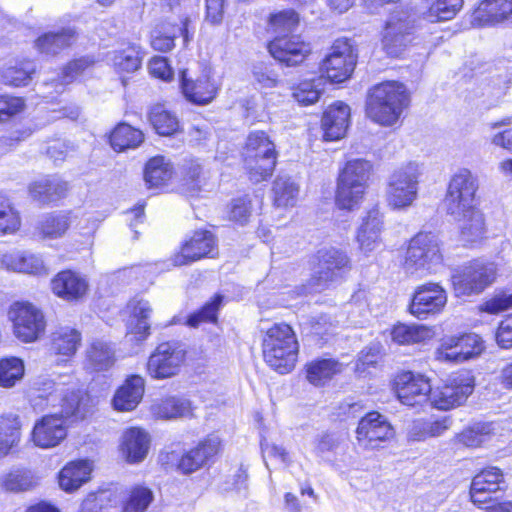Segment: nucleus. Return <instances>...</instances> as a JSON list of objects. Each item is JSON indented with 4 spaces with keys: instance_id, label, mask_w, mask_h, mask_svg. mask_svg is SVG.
I'll return each mask as SVG.
<instances>
[{
    "instance_id": "39",
    "label": "nucleus",
    "mask_w": 512,
    "mask_h": 512,
    "mask_svg": "<svg viewBox=\"0 0 512 512\" xmlns=\"http://www.w3.org/2000/svg\"><path fill=\"white\" fill-rule=\"evenodd\" d=\"M75 40V31L68 28L58 33H48L39 37L36 46L41 53L55 55L62 49L71 46Z\"/></svg>"
},
{
    "instance_id": "16",
    "label": "nucleus",
    "mask_w": 512,
    "mask_h": 512,
    "mask_svg": "<svg viewBox=\"0 0 512 512\" xmlns=\"http://www.w3.org/2000/svg\"><path fill=\"white\" fill-rule=\"evenodd\" d=\"M395 384L399 401L410 407L420 406L426 403L433 391L427 377L421 374H414L410 371L399 374Z\"/></svg>"
},
{
    "instance_id": "43",
    "label": "nucleus",
    "mask_w": 512,
    "mask_h": 512,
    "mask_svg": "<svg viewBox=\"0 0 512 512\" xmlns=\"http://www.w3.org/2000/svg\"><path fill=\"white\" fill-rule=\"evenodd\" d=\"M149 121L159 135H172L179 129L177 117L161 104L153 106L149 112Z\"/></svg>"
},
{
    "instance_id": "9",
    "label": "nucleus",
    "mask_w": 512,
    "mask_h": 512,
    "mask_svg": "<svg viewBox=\"0 0 512 512\" xmlns=\"http://www.w3.org/2000/svg\"><path fill=\"white\" fill-rule=\"evenodd\" d=\"M496 278L493 263L474 260L463 265L452 275V285L457 297L480 294Z\"/></svg>"
},
{
    "instance_id": "5",
    "label": "nucleus",
    "mask_w": 512,
    "mask_h": 512,
    "mask_svg": "<svg viewBox=\"0 0 512 512\" xmlns=\"http://www.w3.org/2000/svg\"><path fill=\"white\" fill-rule=\"evenodd\" d=\"M424 165L409 161L396 168L389 176L386 188L388 206L395 210L407 209L418 197L419 183Z\"/></svg>"
},
{
    "instance_id": "3",
    "label": "nucleus",
    "mask_w": 512,
    "mask_h": 512,
    "mask_svg": "<svg viewBox=\"0 0 512 512\" xmlns=\"http://www.w3.org/2000/svg\"><path fill=\"white\" fill-rule=\"evenodd\" d=\"M442 263L439 237L432 232H419L410 239L402 266L406 274L424 277L435 273Z\"/></svg>"
},
{
    "instance_id": "53",
    "label": "nucleus",
    "mask_w": 512,
    "mask_h": 512,
    "mask_svg": "<svg viewBox=\"0 0 512 512\" xmlns=\"http://www.w3.org/2000/svg\"><path fill=\"white\" fill-rule=\"evenodd\" d=\"M69 226V213L58 212L47 215L40 224V230L44 237L58 238L65 234Z\"/></svg>"
},
{
    "instance_id": "6",
    "label": "nucleus",
    "mask_w": 512,
    "mask_h": 512,
    "mask_svg": "<svg viewBox=\"0 0 512 512\" xmlns=\"http://www.w3.org/2000/svg\"><path fill=\"white\" fill-rule=\"evenodd\" d=\"M372 165L364 159L346 163L341 171L336 192V204L340 209L352 210L363 199Z\"/></svg>"
},
{
    "instance_id": "34",
    "label": "nucleus",
    "mask_w": 512,
    "mask_h": 512,
    "mask_svg": "<svg viewBox=\"0 0 512 512\" xmlns=\"http://www.w3.org/2000/svg\"><path fill=\"white\" fill-rule=\"evenodd\" d=\"M128 309L132 316L131 332L137 340H144L149 335L150 317L153 312L149 301L135 297L129 301Z\"/></svg>"
},
{
    "instance_id": "26",
    "label": "nucleus",
    "mask_w": 512,
    "mask_h": 512,
    "mask_svg": "<svg viewBox=\"0 0 512 512\" xmlns=\"http://www.w3.org/2000/svg\"><path fill=\"white\" fill-rule=\"evenodd\" d=\"M66 427L57 415L44 416L34 425V445L50 448L58 445L66 437Z\"/></svg>"
},
{
    "instance_id": "37",
    "label": "nucleus",
    "mask_w": 512,
    "mask_h": 512,
    "mask_svg": "<svg viewBox=\"0 0 512 512\" xmlns=\"http://www.w3.org/2000/svg\"><path fill=\"white\" fill-rule=\"evenodd\" d=\"M144 141V134L129 124L120 123L110 135V143L114 150L134 149Z\"/></svg>"
},
{
    "instance_id": "42",
    "label": "nucleus",
    "mask_w": 512,
    "mask_h": 512,
    "mask_svg": "<svg viewBox=\"0 0 512 512\" xmlns=\"http://www.w3.org/2000/svg\"><path fill=\"white\" fill-rule=\"evenodd\" d=\"M493 435L492 423H476L457 434L456 440L468 448H478L490 441Z\"/></svg>"
},
{
    "instance_id": "22",
    "label": "nucleus",
    "mask_w": 512,
    "mask_h": 512,
    "mask_svg": "<svg viewBox=\"0 0 512 512\" xmlns=\"http://www.w3.org/2000/svg\"><path fill=\"white\" fill-rule=\"evenodd\" d=\"M452 423L450 416L416 419L408 427L407 439L409 442H424L440 437L450 429Z\"/></svg>"
},
{
    "instance_id": "4",
    "label": "nucleus",
    "mask_w": 512,
    "mask_h": 512,
    "mask_svg": "<svg viewBox=\"0 0 512 512\" xmlns=\"http://www.w3.org/2000/svg\"><path fill=\"white\" fill-rule=\"evenodd\" d=\"M262 346L264 360L274 370L285 374L294 368L298 342L289 325L278 323L267 329Z\"/></svg>"
},
{
    "instance_id": "1",
    "label": "nucleus",
    "mask_w": 512,
    "mask_h": 512,
    "mask_svg": "<svg viewBox=\"0 0 512 512\" xmlns=\"http://www.w3.org/2000/svg\"><path fill=\"white\" fill-rule=\"evenodd\" d=\"M476 180L467 169H461L449 182L444 206L448 214L459 223V240L463 245L479 243L485 235V220L475 208Z\"/></svg>"
},
{
    "instance_id": "51",
    "label": "nucleus",
    "mask_w": 512,
    "mask_h": 512,
    "mask_svg": "<svg viewBox=\"0 0 512 512\" xmlns=\"http://www.w3.org/2000/svg\"><path fill=\"white\" fill-rule=\"evenodd\" d=\"M154 499L150 488L142 485L133 487L123 503V512H144Z\"/></svg>"
},
{
    "instance_id": "52",
    "label": "nucleus",
    "mask_w": 512,
    "mask_h": 512,
    "mask_svg": "<svg viewBox=\"0 0 512 512\" xmlns=\"http://www.w3.org/2000/svg\"><path fill=\"white\" fill-rule=\"evenodd\" d=\"M475 489L486 490L495 493L504 488L505 482L503 473L497 467H488L478 473L472 480Z\"/></svg>"
},
{
    "instance_id": "61",
    "label": "nucleus",
    "mask_w": 512,
    "mask_h": 512,
    "mask_svg": "<svg viewBox=\"0 0 512 512\" xmlns=\"http://www.w3.org/2000/svg\"><path fill=\"white\" fill-rule=\"evenodd\" d=\"M31 485L29 470L16 469L11 471L3 480V487L7 491L19 492L28 490Z\"/></svg>"
},
{
    "instance_id": "46",
    "label": "nucleus",
    "mask_w": 512,
    "mask_h": 512,
    "mask_svg": "<svg viewBox=\"0 0 512 512\" xmlns=\"http://www.w3.org/2000/svg\"><path fill=\"white\" fill-rule=\"evenodd\" d=\"M21 228V217L13 205L0 194V237L16 234Z\"/></svg>"
},
{
    "instance_id": "36",
    "label": "nucleus",
    "mask_w": 512,
    "mask_h": 512,
    "mask_svg": "<svg viewBox=\"0 0 512 512\" xmlns=\"http://www.w3.org/2000/svg\"><path fill=\"white\" fill-rule=\"evenodd\" d=\"M151 412L160 419H173L191 415L192 407L187 399L170 397L153 403Z\"/></svg>"
},
{
    "instance_id": "18",
    "label": "nucleus",
    "mask_w": 512,
    "mask_h": 512,
    "mask_svg": "<svg viewBox=\"0 0 512 512\" xmlns=\"http://www.w3.org/2000/svg\"><path fill=\"white\" fill-rule=\"evenodd\" d=\"M216 250V240L209 231H196L193 236L186 241L177 253L173 262L176 266L187 265L203 257H213Z\"/></svg>"
},
{
    "instance_id": "35",
    "label": "nucleus",
    "mask_w": 512,
    "mask_h": 512,
    "mask_svg": "<svg viewBox=\"0 0 512 512\" xmlns=\"http://www.w3.org/2000/svg\"><path fill=\"white\" fill-rule=\"evenodd\" d=\"M173 174L174 168L170 160L164 156H155L145 166L144 180L150 188H157L165 185Z\"/></svg>"
},
{
    "instance_id": "63",
    "label": "nucleus",
    "mask_w": 512,
    "mask_h": 512,
    "mask_svg": "<svg viewBox=\"0 0 512 512\" xmlns=\"http://www.w3.org/2000/svg\"><path fill=\"white\" fill-rule=\"evenodd\" d=\"M25 108V102L21 97L9 95L0 96V112L3 123L21 113Z\"/></svg>"
},
{
    "instance_id": "14",
    "label": "nucleus",
    "mask_w": 512,
    "mask_h": 512,
    "mask_svg": "<svg viewBox=\"0 0 512 512\" xmlns=\"http://www.w3.org/2000/svg\"><path fill=\"white\" fill-rule=\"evenodd\" d=\"M412 21L404 11L392 13L382 32V46L391 57H398L411 42Z\"/></svg>"
},
{
    "instance_id": "41",
    "label": "nucleus",
    "mask_w": 512,
    "mask_h": 512,
    "mask_svg": "<svg viewBox=\"0 0 512 512\" xmlns=\"http://www.w3.org/2000/svg\"><path fill=\"white\" fill-rule=\"evenodd\" d=\"M445 347H454L462 356V362L478 356L484 350L481 337L474 333H467L460 336H448V344Z\"/></svg>"
},
{
    "instance_id": "38",
    "label": "nucleus",
    "mask_w": 512,
    "mask_h": 512,
    "mask_svg": "<svg viewBox=\"0 0 512 512\" xmlns=\"http://www.w3.org/2000/svg\"><path fill=\"white\" fill-rule=\"evenodd\" d=\"M81 333L70 327H62L52 338V350L62 356L71 357L78 350L81 344Z\"/></svg>"
},
{
    "instance_id": "33",
    "label": "nucleus",
    "mask_w": 512,
    "mask_h": 512,
    "mask_svg": "<svg viewBox=\"0 0 512 512\" xmlns=\"http://www.w3.org/2000/svg\"><path fill=\"white\" fill-rule=\"evenodd\" d=\"M343 368V364L333 358L315 359L306 364V378L314 386H323Z\"/></svg>"
},
{
    "instance_id": "54",
    "label": "nucleus",
    "mask_w": 512,
    "mask_h": 512,
    "mask_svg": "<svg viewBox=\"0 0 512 512\" xmlns=\"http://www.w3.org/2000/svg\"><path fill=\"white\" fill-rule=\"evenodd\" d=\"M23 375L24 364L21 359L10 357L0 360V386L12 387Z\"/></svg>"
},
{
    "instance_id": "17",
    "label": "nucleus",
    "mask_w": 512,
    "mask_h": 512,
    "mask_svg": "<svg viewBox=\"0 0 512 512\" xmlns=\"http://www.w3.org/2000/svg\"><path fill=\"white\" fill-rule=\"evenodd\" d=\"M273 58L286 66H296L302 63L310 54L311 47L298 36H277L268 45Z\"/></svg>"
},
{
    "instance_id": "20",
    "label": "nucleus",
    "mask_w": 512,
    "mask_h": 512,
    "mask_svg": "<svg viewBox=\"0 0 512 512\" xmlns=\"http://www.w3.org/2000/svg\"><path fill=\"white\" fill-rule=\"evenodd\" d=\"M512 20V0H482L472 14L477 26H494Z\"/></svg>"
},
{
    "instance_id": "29",
    "label": "nucleus",
    "mask_w": 512,
    "mask_h": 512,
    "mask_svg": "<svg viewBox=\"0 0 512 512\" xmlns=\"http://www.w3.org/2000/svg\"><path fill=\"white\" fill-rule=\"evenodd\" d=\"M464 0H420V11L431 23L454 19L462 10Z\"/></svg>"
},
{
    "instance_id": "24",
    "label": "nucleus",
    "mask_w": 512,
    "mask_h": 512,
    "mask_svg": "<svg viewBox=\"0 0 512 512\" xmlns=\"http://www.w3.org/2000/svg\"><path fill=\"white\" fill-rule=\"evenodd\" d=\"M150 448V436L141 428L132 427L127 429L121 438L120 450L127 462H142Z\"/></svg>"
},
{
    "instance_id": "23",
    "label": "nucleus",
    "mask_w": 512,
    "mask_h": 512,
    "mask_svg": "<svg viewBox=\"0 0 512 512\" xmlns=\"http://www.w3.org/2000/svg\"><path fill=\"white\" fill-rule=\"evenodd\" d=\"M350 108L343 102H336L329 106L322 118L324 139L334 141L342 138L348 128Z\"/></svg>"
},
{
    "instance_id": "27",
    "label": "nucleus",
    "mask_w": 512,
    "mask_h": 512,
    "mask_svg": "<svg viewBox=\"0 0 512 512\" xmlns=\"http://www.w3.org/2000/svg\"><path fill=\"white\" fill-rule=\"evenodd\" d=\"M144 379L132 375L119 387L113 397V406L118 411H131L140 403L144 394Z\"/></svg>"
},
{
    "instance_id": "8",
    "label": "nucleus",
    "mask_w": 512,
    "mask_h": 512,
    "mask_svg": "<svg viewBox=\"0 0 512 512\" xmlns=\"http://www.w3.org/2000/svg\"><path fill=\"white\" fill-rule=\"evenodd\" d=\"M475 387L474 377L469 371L451 374L441 385L433 388L429 401L438 410H450L466 402Z\"/></svg>"
},
{
    "instance_id": "31",
    "label": "nucleus",
    "mask_w": 512,
    "mask_h": 512,
    "mask_svg": "<svg viewBox=\"0 0 512 512\" xmlns=\"http://www.w3.org/2000/svg\"><path fill=\"white\" fill-rule=\"evenodd\" d=\"M115 361V348L104 340H93L86 350V367L92 371H106Z\"/></svg>"
},
{
    "instance_id": "7",
    "label": "nucleus",
    "mask_w": 512,
    "mask_h": 512,
    "mask_svg": "<svg viewBox=\"0 0 512 512\" xmlns=\"http://www.w3.org/2000/svg\"><path fill=\"white\" fill-rule=\"evenodd\" d=\"M275 144L264 131L251 132L246 141L244 163L251 181L258 183L269 178L276 166Z\"/></svg>"
},
{
    "instance_id": "59",
    "label": "nucleus",
    "mask_w": 512,
    "mask_h": 512,
    "mask_svg": "<svg viewBox=\"0 0 512 512\" xmlns=\"http://www.w3.org/2000/svg\"><path fill=\"white\" fill-rule=\"evenodd\" d=\"M1 265L9 271L30 273L32 263L30 258L22 251H12L1 257Z\"/></svg>"
},
{
    "instance_id": "50",
    "label": "nucleus",
    "mask_w": 512,
    "mask_h": 512,
    "mask_svg": "<svg viewBox=\"0 0 512 512\" xmlns=\"http://www.w3.org/2000/svg\"><path fill=\"white\" fill-rule=\"evenodd\" d=\"M274 203L278 207L294 206L297 201L298 187L290 178L278 177L273 185Z\"/></svg>"
},
{
    "instance_id": "19",
    "label": "nucleus",
    "mask_w": 512,
    "mask_h": 512,
    "mask_svg": "<svg viewBox=\"0 0 512 512\" xmlns=\"http://www.w3.org/2000/svg\"><path fill=\"white\" fill-rule=\"evenodd\" d=\"M180 84L185 98L199 105L211 102L219 90V84L211 77L210 71H204L196 80L187 78L186 71H182Z\"/></svg>"
},
{
    "instance_id": "58",
    "label": "nucleus",
    "mask_w": 512,
    "mask_h": 512,
    "mask_svg": "<svg viewBox=\"0 0 512 512\" xmlns=\"http://www.w3.org/2000/svg\"><path fill=\"white\" fill-rule=\"evenodd\" d=\"M298 24V16L293 10H284L272 14L269 19V25L273 32L282 34L291 32Z\"/></svg>"
},
{
    "instance_id": "40",
    "label": "nucleus",
    "mask_w": 512,
    "mask_h": 512,
    "mask_svg": "<svg viewBox=\"0 0 512 512\" xmlns=\"http://www.w3.org/2000/svg\"><path fill=\"white\" fill-rule=\"evenodd\" d=\"M391 339L398 345L420 343L430 338L431 331L422 325H407L399 323L393 326L390 332Z\"/></svg>"
},
{
    "instance_id": "21",
    "label": "nucleus",
    "mask_w": 512,
    "mask_h": 512,
    "mask_svg": "<svg viewBox=\"0 0 512 512\" xmlns=\"http://www.w3.org/2000/svg\"><path fill=\"white\" fill-rule=\"evenodd\" d=\"M51 288L55 295L66 301L82 299L88 291V282L85 278L71 270L59 272L51 281Z\"/></svg>"
},
{
    "instance_id": "60",
    "label": "nucleus",
    "mask_w": 512,
    "mask_h": 512,
    "mask_svg": "<svg viewBox=\"0 0 512 512\" xmlns=\"http://www.w3.org/2000/svg\"><path fill=\"white\" fill-rule=\"evenodd\" d=\"M253 78L261 88H274L279 84V76L271 65L260 62L253 66Z\"/></svg>"
},
{
    "instance_id": "30",
    "label": "nucleus",
    "mask_w": 512,
    "mask_h": 512,
    "mask_svg": "<svg viewBox=\"0 0 512 512\" xmlns=\"http://www.w3.org/2000/svg\"><path fill=\"white\" fill-rule=\"evenodd\" d=\"M92 470L93 466L89 460L69 462L59 472L60 488L66 492L76 491L90 479Z\"/></svg>"
},
{
    "instance_id": "25",
    "label": "nucleus",
    "mask_w": 512,
    "mask_h": 512,
    "mask_svg": "<svg viewBox=\"0 0 512 512\" xmlns=\"http://www.w3.org/2000/svg\"><path fill=\"white\" fill-rule=\"evenodd\" d=\"M383 230V215L378 209H372L363 219L357 232L360 250L368 254L379 247Z\"/></svg>"
},
{
    "instance_id": "12",
    "label": "nucleus",
    "mask_w": 512,
    "mask_h": 512,
    "mask_svg": "<svg viewBox=\"0 0 512 512\" xmlns=\"http://www.w3.org/2000/svg\"><path fill=\"white\" fill-rule=\"evenodd\" d=\"M357 56L346 39H338L321 64V71L331 82L341 83L350 78L354 71Z\"/></svg>"
},
{
    "instance_id": "10",
    "label": "nucleus",
    "mask_w": 512,
    "mask_h": 512,
    "mask_svg": "<svg viewBox=\"0 0 512 512\" xmlns=\"http://www.w3.org/2000/svg\"><path fill=\"white\" fill-rule=\"evenodd\" d=\"M317 263L313 268L310 290H321L329 283L337 281L350 269L347 254L337 248H324L317 252Z\"/></svg>"
},
{
    "instance_id": "56",
    "label": "nucleus",
    "mask_w": 512,
    "mask_h": 512,
    "mask_svg": "<svg viewBox=\"0 0 512 512\" xmlns=\"http://www.w3.org/2000/svg\"><path fill=\"white\" fill-rule=\"evenodd\" d=\"M222 303V296L216 295L211 301L207 302L199 311L192 313L187 324L190 327H198L201 323H214L217 320V312Z\"/></svg>"
},
{
    "instance_id": "11",
    "label": "nucleus",
    "mask_w": 512,
    "mask_h": 512,
    "mask_svg": "<svg viewBox=\"0 0 512 512\" xmlns=\"http://www.w3.org/2000/svg\"><path fill=\"white\" fill-rule=\"evenodd\" d=\"M393 437V427L385 416L376 411L362 417L356 429L357 444L363 450L383 448Z\"/></svg>"
},
{
    "instance_id": "49",
    "label": "nucleus",
    "mask_w": 512,
    "mask_h": 512,
    "mask_svg": "<svg viewBox=\"0 0 512 512\" xmlns=\"http://www.w3.org/2000/svg\"><path fill=\"white\" fill-rule=\"evenodd\" d=\"M221 440L216 435H209L191 449L195 457L198 470L209 464L219 453Z\"/></svg>"
},
{
    "instance_id": "45",
    "label": "nucleus",
    "mask_w": 512,
    "mask_h": 512,
    "mask_svg": "<svg viewBox=\"0 0 512 512\" xmlns=\"http://www.w3.org/2000/svg\"><path fill=\"white\" fill-rule=\"evenodd\" d=\"M20 423L16 416L0 417V456L8 454L20 438Z\"/></svg>"
},
{
    "instance_id": "44",
    "label": "nucleus",
    "mask_w": 512,
    "mask_h": 512,
    "mask_svg": "<svg viewBox=\"0 0 512 512\" xmlns=\"http://www.w3.org/2000/svg\"><path fill=\"white\" fill-rule=\"evenodd\" d=\"M324 90V80L317 77L301 81L293 88V98L302 106L312 105L320 99Z\"/></svg>"
},
{
    "instance_id": "47",
    "label": "nucleus",
    "mask_w": 512,
    "mask_h": 512,
    "mask_svg": "<svg viewBox=\"0 0 512 512\" xmlns=\"http://www.w3.org/2000/svg\"><path fill=\"white\" fill-rule=\"evenodd\" d=\"M110 60L117 70L134 72L141 65L139 47L136 45H128L121 50L114 51Z\"/></svg>"
},
{
    "instance_id": "62",
    "label": "nucleus",
    "mask_w": 512,
    "mask_h": 512,
    "mask_svg": "<svg viewBox=\"0 0 512 512\" xmlns=\"http://www.w3.org/2000/svg\"><path fill=\"white\" fill-rule=\"evenodd\" d=\"M93 64V61L87 57H82L76 60L69 62L62 71L61 83L56 84L63 85L71 83L73 80L77 79L86 69H88Z\"/></svg>"
},
{
    "instance_id": "2",
    "label": "nucleus",
    "mask_w": 512,
    "mask_h": 512,
    "mask_svg": "<svg viewBox=\"0 0 512 512\" xmlns=\"http://www.w3.org/2000/svg\"><path fill=\"white\" fill-rule=\"evenodd\" d=\"M410 96L404 84L386 81L373 86L366 102V114L375 123L393 126L409 106Z\"/></svg>"
},
{
    "instance_id": "15",
    "label": "nucleus",
    "mask_w": 512,
    "mask_h": 512,
    "mask_svg": "<svg viewBox=\"0 0 512 512\" xmlns=\"http://www.w3.org/2000/svg\"><path fill=\"white\" fill-rule=\"evenodd\" d=\"M447 304V293L438 283L418 286L409 305V312L418 319H427L441 313Z\"/></svg>"
},
{
    "instance_id": "28",
    "label": "nucleus",
    "mask_w": 512,
    "mask_h": 512,
    "mask_svg": "<svg viewBox=\"0 0 512 512\" xmlns=\"http://www.w3.org/2000/svg\"><path fill=\"white\" fill-rule=\"evenodd\" d=\"M8 319L12 323L14 336L24 342H32V304L28 301H15L8 309Z\"/></svg>"
},
{
    "instance_id": "57",
    "label": "nucleus",
    "mask_w": 512,
    "mask_h": 512,
    "mask_svg": "<svg viewBox=\"0 0 512 512\" xmlns=\"http://www.w3.org/2000/svg\"><path fill=\"white\" fill-rule=\"evenodd\" d=\"M30 63H19L14 66H8L2 71V80L6 85L22 86L26 85L30 79Z\"/></svg>"
},
{
    "instance_id": "32",
    "label": "nucleus",
    "mask_w": 512,
    "mask_h": 512,
    "mask_svg": "<svg viewBox=\"0 0 512 512\" xmlns=\"http://www.w3.org/2000/svg\"><path fill=\"white\" fill-rule=\"evenodd\" d=\"M69 185L57 176H51L34 183V200L43 205L56 204L66 197Z\"/></svg>"
},
{
    "instance_id": "48",
    "label": "nucleus",
    "mask_w": 512,
    "mask_h": 512,
    "mask_svg": "<svg viewBox=\"0 0 512 512\" xmlns=\"http://www.w3.org/2000/svg\"><path fill=\"white\" fill-rule=\"evenodd\" d=\"M221 440L216 435H209L191 449L195 457L198 470L209 464L219 453Z\"/></svg>"
},
{
    "instance_id": "55",
    "label": "nucleus",
    "mask_w": 512,
    "mask_h": 512,
    "mask_svg": "<svg viewBox=\"0 0 512 512\" xmlns=\"http://www.w3.org/2000/svg\"><path fill=\"white\" fill-rule=\"evenodd\" d=\"M88 395L82 389H71L62 398V412L67 416H83Z\"/></svg>"
},
{
    "instance_id": "13",
    "label": "nucleus",
    "mask_w": 512,
    "mask_h": 512,
    "mask_svg": "<svg viewBox=\"0 0 512 512\" xmlns=\"http://www.w3.org/2000/svg\"><path fill=\"white\" fill-rule=\"evenodd\" d=\"M186 353L175 343L159 344L147 361V372L154 379H167L177 375Z\"/></svg>"
},
{
    "instance_id": "64",
    "label": "nucleus",
    "mask_w": 512,
    "mask_h": 512,
    "mask_svg": "<svg viewBox=\"0 0 512 512\" xmlns=\"http://www.w3.org/2000/svg\"><path fill=\"white\" fill-rule=\"evenodd\" d=\"M496 341L501 348H512V314L499 324L496 332Z\"/></svg>"
}]
</instances>
